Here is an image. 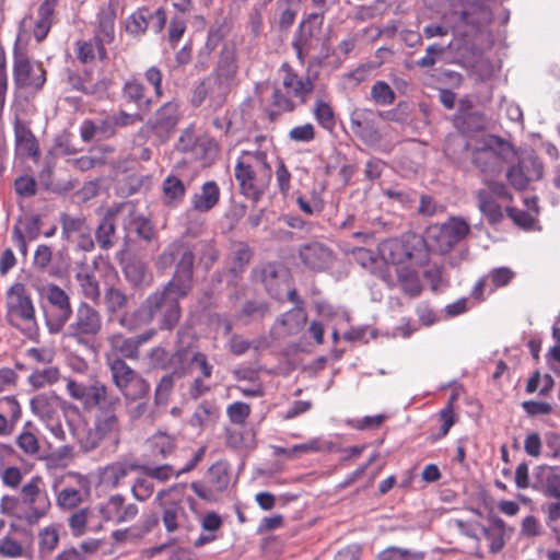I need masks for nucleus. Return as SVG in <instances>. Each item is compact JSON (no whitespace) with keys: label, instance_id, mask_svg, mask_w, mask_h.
Segmentation results:
<instances>
[{"label":"nucleus","instance_id":"obj_1","mask_svg":"<svg viewBox=\"0 0 560 560\" xmlns=\"http://www.w3.org/2000/svg\"><path fill=\"white\" fill-rule=\"evenodd\" d=\"M176 260L173 279L162 292L150 295L142 304L140 313H145L142 320L150 322L158 312L163 313L162 327L171 329L179 319L178 299L185 296L192 287V249L183 242L172 243L158 258V267L170 268Z\"/></svg>","mask_w":560,"mask_h":560},{"label":"nucleus","instance_id":"obj_2","mask_svg":"<svg viewBox=\"0 0 560 560\" xmlns=\"http://www.w3.org/2000/svg\"><path fill=\"white\" fill-rule=\"evenodd\" d=\"M120 404V397L107 386L94 388V406L98 409L94 419V427L92 429H86L84 425L82 428L79 425L71 428L72 435L83 451L94 450L103 440H108L115 446L119 444L121 424L117 410Z\"/></svg>","mask_w":560,"mask_h":560},{"label":"nucleus","instance_id":"obj_3","mask_svg":"<svg viewBox=\"0 0 560 560\" xmlns=\"http://www.w3.org/2000/svg\"><path fill=\"white\" fill-rule=\"evenodd\" d=\"M51 501L40 477L24 483L19 494H4L0 499V514L27 525H35L47 516Z\"/></svg>","mask_w":560,"mask_h":560},{"label":"nucleus","instance_id":"obj_4","mask_svg":"<svg viewBox=\"0 0 560 560\" xmlns=\"http://www.w3.org/2000/svg\"><path fill=\"white\" fill-rule=\"evenodd\" d=\"M257 149L243 151L235 165V178L242 192L257 199L268 187L272 170L268 163L271 142L264 136L256 138Z\"/></svg>","mask_w":560,"mask_h":560},{"label":"nucleus","instance_id":"obj_5","mask_svg":"<svg viewBox=\"0 0 560 560\" xmlns=\"http://www.w3.org/2000/svg\"><path fill=\"white\" fill-rule=\"evenodd\" d=\"M378 256L388 266L386 270L397 271L409 265H419L424 260V242L416 235L390 238L378 245Z\"/></svg>","mask_w":560,"mask_h":560},{"label":"nucleus","instance_id":"obj_6","mask_svg":"<svg viewBox=\"0 0 560 560\" xmlns=\"http://www.w3.org/2000/svg\"><path fill=\"white\" fill-rule=\"evenodd\" d=\"M105 361L110 372L112 382L126 404L147 399L150 393V384L139 372L113 353H106Z\"/></svg>","mask_w":560,"mask_h":560},{"label":"nucleus","instance_id":"obj_7","mask_svg":"<svg viewBox=\"0 0 560 560\" xmlns=\"http://www.w3.org/2000/svg\"><path fill=\"white\" fill-rule=\"evenodd\" d=\"M472 164L479 168L485 178L497 176L502 172L503 163L512 153L511 145L494 136H487L470 149Z\"/></svg>","mask_w":560,"mask_h":560},{"label":"nucleus","instance_id":"obj_8","mask_svg":"<svg viewBox=\"0 0 560 560\" xmlns=\"http://www.w3.org/2000/svg\"><path fill=\"white\" fill-rule=\"evenodd\" d=\"M103 327V316L98 310L81 302L73 320L62 330V337L73 339L78 345L92 347Z\"/></svg>","mask_w":560,"mask_h":560},{"label":"nucleus","instance_id":"obj_9","mask_svg":"<svg viewBox=\"0 0 560 560\" xmlns=\"http://www.w3.org/2000/svg\"><path fill=\"white\" fill-rule=\"evenodd\" d=\"M282 71V88L275 89L272 105L280 112H291L306 101L314 84L308 77H299L287 66H283Z\"/></svg>","mask_w":560,"mask_h":560},{"label":"nucleus","instance_id":"obj_10","mask_svg":"<svg viewBox=\"0 0 560 560\" xmlns=\"http://www.w3.org/2000/svg\"><path fill=\"white\" fill-rule=\"evenodd\" d=\"M7 316L15 326H24L32 336L37 329L36 311L32 298L21 283L13 284L5 296Z\"/></svg>","mask_w":560,"mask_h":560},{"label":"nucleus","instance_id":"obj_11","mask_svg":"<svg viewBox=\"0 0 560 560\" xmlns=\"http://www.w3.org/2000/svg\"><path fill=\"white\" fill-rule=\"evenodd\" d=\"M469 231L470 226L466 220L453 217L443 224L430 226L427 231V242L434 250L445 254L464 240Z\"/></svg>","mask_w":560,"mask_h":560},{"label":"nucleus","instance_id":"obj_12","mask_svg":"<svg viewBox=\"0 0 560 560\" xmlns=\"http://www.w3.org/2000/svg\"><path fill=\"white\" fill-rule=\"evenodd\" d=\"M46 299L50 310L46 314V326L49 334L62 332L72 315L69 295L58 285L49 284L46 288Z\"/></svg>","mask_w":560,"mask_h":560},{"label":"nucleus","instance_id":"obj_13","mask_svg":"<svg viewBox=\"0 0 560 560\" xmlns=\"http://www.w3.org/2000/svg\"><path fill=\"white\" fill-rule=\"evenodd\" d=\"M31 410L58 442L66 441V431L61 423L57 397L45 394L36 395L31 399Z\"/></svg>","mask_w":560,"mask_h":560},{"label":"nucleus","instance_id":"obj_14","mask_svg":"<svg viewBox=\"0 0 560 560\" xmlns=\"http://www.w3.org/2000/svg\"><path fill=\"white\" fill-rule=\"evenodd\" d=\"M381 114L369 108H354L350 114V129L355 137L368 145H376L382 140L377 127Z\"/></svg>","mask_w":560,"mask_h":560},{"label":"nucleus","instance_id":"obj_15","mask_svg":"<svg viewBox=\"0 0 560 560\" xmlns=\"http://www.w3.org/2000/svg\"><path fill=\"white\" fill-rule=\"evenodd\" d=\"M13 74L14 83L20 89L38 91L46 82L43 65L22 55L15 57Z\"/></svg>","mask_w":560,"mask_h":560},{"label":"nucleus","instance_id":"obj_16","mask_svg":"<svg viewBox=\"0 0 560 560\" xmlns=\"http://www.w3.org/2000/svg\"><path fill=\"white\" fill-rule=\"evenodd\" d=\"M229 89V84L218 77H209L195 88L191 102L199 106L208 98L211 106H221L225 101Z\"/></svg>","mask_w":560,"mask_h":560},{"label":"nucleus","instance_id":"obj_17","mask_svg":"<svg viewBox=\"0 0 560 560\" xmlns=\"http://www.w3.org/2000/svg\"><path fill=\"white\" fill-rule=\"evenodd\" d=\"M415 265H409L405 268H398L395 271L396 277L390 273V270H380V278L390 288L399 284L402 291L409 296H417L422 290V285L417 271L413 269Z\"/></svg>","mask_w":560,"mask_h":560},{"label":"nucleus","instance_id":"obj_18","mask_svg":"<svg viewBox=\"0 0 560 560\" xmlns=\"http://www.w3.org/2000/svg\"><path fill=\"white\" fill-rule=\"evenodd\" d=\"M117 212L124 215V228L135 231L141 238L151 241L154 230L151 222L141 213L133 202H124L117 207Z\"/></svg>","mask_w":560,"mask_h":560},{"label":"nucleus","instance_id":"obj_19","mask_svg":"<svg viewBox=\"0 0 560 560\" xmlns=\"http://www.w3.org/2000/svg\"><path fill=\"white\" fill-rule=\"evenodd\" d=\"M136 469H139V465L133 460L125 458L113 462L101 470V483L110 489L117 488Z\"/></svg>","mask_w":560,"mask_h":560},{"label":"nucleus","instance_id":"obj_20","mask_svg":"<svg viewBox=\"0 0 560 560\" xmlns=\"http://www.w3.org/2000/svg\"><path fill=\"white\" fill-rule=\"evenodd\" d=\"M138 512V506L133 503L125 504V499L120 494L112 495L103 509L104 517L116 524L132 521Z\"/></svg>","mask_w":560,"mask_h":560},{"label":"nucleus","instance_id":"obj_21","mask_svg":"<svg viewBox=\"0 0 560 560\" xmlns=\"http://www.w3.org/2000/svg\"><path fill=\"white\" fill-rule=\"evenodd\" d=\"M74 278L80 287L81 294L92 302H98L101 290L95 277V265L79 264L75 267Z\"/></svg>","mask_w":560,"mask_h":560},{"label":"nucleus","instance_id":"obj_22","mask_svg":"<svg viewBox=\"0 0 560 560\" xmlns=\"http://www.w3.org/2000/svg\"><path fill=\"white\" fill-rule=\"evenodd\" d=\"M115 19L116 14L110 9L102 10L98 13L95 39L102 58L105 56L104 45L110 44L115 38Z\"/></svg>","mask_w":560,"mask_h":560},{"label":"nucleus","instance_id":"obj_23","mask_svg":"<svg viewBox=\"0 0 560 560\" xmlns=\"http://www.w3.org/2000/svg\"><path fill=\"white\" fill-rule=\"evenodd\" d=\"M300 257L304 265L313 270H323L332 259L331 252L319 243L303 246Z\"/></svg>","mask_w":560,"mask_h":560},{"label":"nucleus","instance_id":"obj_24","mask_svg":"<svg viewBox=\"0 0 560 560\" xmlns=\"http://www.w3.org/2000/svg\"><path fill=\"white\" fill-rule=\"evenodd\" d=\"M122 97L127 103L133 104L139 112L148 113L152 100L145 95L143 84L136 78H129L122 86Z\"/></svg>","mask_w":560,"mask_h":560},{"label":"nucleus","instance_id":"obj_25","mask_svg":"<svg viewBox=\"0 0 560 560\" xmlns=\"http://www.w3.org/2000/svg\"><path fill=\"white\" fill-rule=\"evenodd\" d=\"M220 200V188L213 180L206 182L200 191L191 197V207L198 212H208L214 208Z\"/></svg>","mask_w":560,"mask_h":560},{"label":"nucleus","instance_id":"obj_26","mask_svg":"<svg viewBox=\"0 0 560 560\" xmlns=\"http://www.w3.org/2000/svg\"><path fill=\"white\" fill-rule=\"evenodd\" d=\"M170 493V490H161L158 492L156 501L163 509V524L168 533L175 532L179 527L180 520L185 516V510L178 502L164 503V497Z\"/></svg>","mask_w":560,"mask_h":560},{"label":"nucleus","instance_id":"obj_27","mask_svg":"<svg viewBox=\"0 0 560 560\" xmlns=\"http://www.w3.org/2000/svg\"><path fill=\"white\" fill-rule=\"evenodd\" d=\"M15 147L19 152L27 156L38 155L36 138L26 122L16 119L14 122Z\"/></svg>","mask_w":560,"mask_h":560},{"label":"nucleus","instance_id":"obj_28","mask_svg":"<svg viewBox=\"0 0 560 560\" xmlns=\"http://www.w3.org/2000/svg\"><path fill=\"white\" fill-rule=\"evenodd\" d=\"M512 533V528H509L504 521L494 517L490 521L489 526L483 528V535L489 541L490 551L493 553L499 552L505 544V538Z\"/></svg>","mask_w":560,"mask_h":560},{"label":"nucleus","instance_id":"obj_29","mask_svg":"<svg viewBox=\"0 0 560 560\" xmlns=\"http://www.w3.org/2000/svg\"><path fill=\"white\" fill-rule=\"evenodd\" d=\"M107 341L110 346V351L107 353L132 360L139 358V341L135 340L133 337L125 338L120 334H113L108 336Z\"/></svg>","mask_w":560,"mask_h":560},{"label":"nucleus","instance_id":"obj_30","mask_svg":"<svg viewBox=\"0 0 560 560\" xmlns=\"http://www.w3.org/2000/svg\"><path fill=\"white\" fill-rule=\"evenodd\" d=\"M120 214L117 208L109 209L96 230V241L102 249H109L115 244V215Z\"/></svg>","mask_w":560,"mask_h":560},{"label":"nucleus","instance_id":"obj_31","mask_svg":"<svg viewBox=\"0 0 560 560\" xmlns=\"http://www.w3.org/2000/svg\"><path fill=\"white\" fill-rule=\"evenodd\" d=\"M16 445L26 456L35 457L40 452L39 440L32 422H26L16 436Z\"/></svg>","mask_w":560,"mask_h":560},{"label":"nucleus","instance_id":"obj_32","mask_svg":"<svg viewBox=\"0 0 560 560\" xmlns=\"http://www.w3.org/2000/svg\"><path fill=\"white\" fill-rule=\"evenodd\" d=\"M237 71L235 49L233 46L225 45L221 51L220 60L215 71V77L230 84Z\"/></svg>","mask_w":560,"mask_h":560},{"label":"nucleus","instance_id":"obj_33","mask_svg":"<svg viewBox=\"0 0 560 560\" xmlns=\"http://www.w3.org/2000/svg\"><path fill=\"white\" fill-rule=\"evenodd\" d=\"M56 7V0H45L38 8V20L34 27V36L37 42H42L48 34L52 24V14Z\"/></svg>","mask_w":560,"mask_h":560},{"label":"nucleus","instance_id":"obj_34","mask_svg":"<svg viewBox=\"0 0 560 560\" xmlns=\"http://www.w3.org/2000/svg\"><path fill=\"white\" fill-rule=\"evenodd\" d=\"M100 386H106L103 383L95 382L91 386H86L84 384L78 383L72 380H68L67 382V392L68 394L75 400H79L84 404V406L90 407L94 406V388Z\"/></svg>","mask_w":560,"mask_h":560},{"label":"nucleus","instance_id":"obj_35","mask_svg":"<svg viewBox=\"0 0 560 560\" xmlns=\"http://www.w3.org/2000/svg\"><path fill=\"white\" fill-rule=\"evenodd\" d=\"M163 199L168 206H176L184 199L186 188L183 182L173 175L167 176L163 180Z\"/></svg>","mask_w":560,"mask_h":560},{"label":"nucleus","instance_id":"obj_36","mask_svg":"<svg viewBox=\"0 0 560 560\" xmlns=\"http://www.w3.org/2000/svg\"><path fill=\"white\" fill-rule=\"evenodd\" d=\"M331 448V442L323 438H314L306 443L295 444L291 448H283L281 450V453L292 457L299 453L329 452Z\"/></svg>","mask_w":560,"mask_h":560},{"label":"nucleus","instance_id":"obj_37","mask_svg":"<svg viewBox=\"0 0 560 560\" xmlns=\"http://www.w3.org/2000/svg\"><path fill=\"white\" fill-rule=\"evenodd\" d=\"M477 198L478 207L480 211L488 218L489 222L497 223L502 219L503 214L501 207L491 196H489V192L486 189H480L477 192Z\"/></svg>","mask_w":560,"mask_h":560},{"label":"nucleus","instance_id":"obj_38","mask_svg":"<svg viewBox=\"0 0 560 560\" xmlns=\"http://www.w3.org/2000/svg\"><path fill=\"white\" fill-rule=\"evenodd\" d=\"M151 10L148 8H140L133 12L126 22V30L131 35L143 34L149 27Z\"/></svg>","mask_w":560,"mask_h":560},{"label":"nucleus","instance_id":"obj_39","mask_svg":"<svg viewBox=\"0 0 560 560\" xmlns=\"http://www.w3.org/2000/svg\"><path fill=\"white\" fill-rule=\"evenodd\" d=\"M22 417V407L14 396L0 397V418L16 425Z\"/></svg>","mask_w":560,"mask_h":560},{"label":"nucleus","instance_id":"obj_40","mask_svg":"<svg viewBox=\"0 0 560 560\" xmlns=\"http://www.w3.org/2000/svg\"><path fill=\"white\" fill-rule=\"evenodd\" d=\"M306 313L301 307H295L285 314H283L279 323L287 327L288 334H296L300 331L306 323Z\"/></svg>","mask_w":560,"mask_h":560},{"label":"nucleus","instance_id":"obj_41","mask_svg":"<svg viewBox=\"0 0 560 560\" xmlns=\"http://www.w3.org/2000/svg\"><path fill=\"white\" fill-rule=\"evenodd\" d=\"M125 275L127 280L136 287L147 284L151 281V273L140 261H132L126 265Z\"/></svg>","mask_w":560,"mask_h":560},{"label":"nucleus","instance_id":"obj_42","mask_svg":"<svg viewBox=\"0 0 560 560\" xmlns=\"http://www.w3.org/2000/svg\"><path fill=\"white\" fill-rule=\"evenodd\" d=\"M59 370L55 366H47L42 370L34 371L28 376V382L34 388H43L51 385L59 380Z\"/></svg>","mask_w":560,"mask_h":560},{"label":"nucleus","instance_id":"obj_43","mask_svg":"<svg viewBox=\"0 0 560 560\" xmlns=\"http://www.w3.org/2000/svg\"><path fill=\"white\" fill-rule=\"evenodd\" d=\"M139 121H142V116L137 114H129L126 112H119L106 117L103 120V125H107L109 135H113L116 127H128Z\"/></svg>","mask_w":560,"mask_h":560},{"label":"nucleus","instance_id":"obj_44","mask_svg":"<svg viewBox=\"0 0 560 560\" xmlns=\"http://www.w3.org/2000/svg\"><path fill=\"white\" fill-rule=\"evenodd\" d=\"M424 553L390 546L377 555L378 560H423Z\"/></svg>","mask_w":560,"mask_h":560},{"label":"nucleus","instance_id":"obj_45","mask_svg":"<svg viewBox=\"0 0 560 560\" xmlns=\"http://www.w3.org/2000/svg\"><path fill=\"white\" fill-rule=\"evenodd\" d=\"M57 505L63 510H72L83 502V493L74 488L67 487L57 494Z\"/></svg>","mask_w":560,"mask_h":560},{"label":"nucleus","instance_id":"obj_46","mask_svg":"<svg viewBox=\"0 0 560 560\" xmlns=\"http://www.w3.org/2000/svg\"><path fill=\"white\" fill-rule=\"evenodd\" d=\"M104 300L108 313H117L128 304L127 295L115 287L106 289Z\"/></svg>","mask_w":560,"mask_h":560},{"label":"nucleus","instance_id":"obj_47","mask_svg":"<svg viewBox=\"0 0 560 560\" xmlns=\"http://www.w3.org/2000/svg\"><path fill=\"white\" fill-rule=\"evenodd\" d=\"M38 538L40 551L51 552L59 541V526L55 524L46 526L39 532Z\"/></svg>","mask_w":560,"mask_h":560},{"label":"nucleus","instance_id":"obj_48","mask_svg":"<svg viewBox=\"0 0 560 560\" xmlns=\"http://www.w3.org/2000/svg\"><path fill=\"white\" fill-rule=\"evenodd\" d=\"M314 116L323 128L328 130L334 128L335 115L331 106L328 103L322 100H317L314 106Z\"/></svg>","mask_w":560,"mask_h":560},{"label":"nucleus","instance_id":"obj_49","mask_svg":"<svg viewBox=\"0 0 560 560\" xmlns=\"http://www.w3.org/2000/svg\"><path fill=\"white\" fill-rule=\"evenodd\" d=\"M371 96L380 105H390L395 101V93L384 81H377L371 89Z\"/></svg>","mask_w":560,"mask_h":560},{"label":"nucleus","instance_id":"obj_50","mask_svg":"<svg viewBox=\"0 0 560 560\" xmlns=\"http://www.w3.org/2000/svg\"><path fill=\"white\" fill-rule=\"evenodd\" d=\"M153 492L154 485L151 478L147 476L138 477L131 487V493L133 498L138 501L148 500L153 494Z\"/></svg>","mask_w":560,"mask_h":560},{"label":"nucleus","instance_id":"obj_51","mask_svg":"<svg viewBox=\"0 0 560 560\" xmlns=\"http://www.w3.org/2000/svg\"><path fill=\"white\" fill-rule=\"evenodd\" d=\"M24 555L22 544L11 536L0 539V558H20Z\"/></svg>","mask_w":560,"mask_h":560},{"label":"nucleus","instance_id":"obj_52","mask_svg":"<svg viewBox=\"0 0 560 560\" xmlns=\"http://www.w3.org/2000/svg\"><path fill=\"white\" fill-rule=\"evenodd\" d=\"M139 469L143 471V474L151 478L156 479L161 482H165L171 479L173 476H177L175 474L173 467L171 465H161V466H139Z\"/></svg>","mask_w":560,"mask_h":560},{"label":"nucleus","instance_id":"obj_53","mask_svg":"<svg viewBox=\"0 0 560 560\" xmlns=\"http://www.w3.org/2000/svg\"><path fill=\"white\" fill-rule=\"evenodd\" d=\"M514 276V271L508 267H499L492 269L487 276L488 280H490L493 285L490 292H492L497 288L508 285L512 281Z\"/></svg>","mask_w":560,"mask_h":560},{"label":"nucleus","instance_id":"obj_54","mask_svg":"<svg viewBox=\"0 0 560 560\" xmlns=\"http://www.w3.org/2000/svg\"><path fill=\"white\" fill-rule=\"evenodd\" d=\"M153 451L163 457L171 454L175 447V440L166 433H156L152 440Z\"/></svg>","mask_w":560,"mask_h":560},{"label":"nucleus","instance_id":"obj_55","mask_svg":"<svg viewBox=\"0 0 560 560\" xmlns=\"http://www.w3.org/2000/svg\"><path fill=\"white\" fill-rule=\"evenodd\" d=\"M226 415L232 423L243 424L250 415V407L245 402L235 401L228 407Z\"/></svg>","mask_w":560,"mask_h":560},{"label":"nucleus","instance_id":"obj_56","mask_svg":"<svg viewBox=\"0 0 560 560\" xmlns=\"http://www.w3.org/2000/svg\"><path fill=\"white\" fill-rule=\"evenodd\" d=\"M0 479L3 486L10 489H18L23 480V472L16 466H8L0 472Z\"/></svg>","mask_w":560,"mask_h":560},{"label":"nucleus","instance_id":"obj_57","mask_svg":"<svg viewBox=\"0 0 560 560\" xmlns=\"http://www.w3.org/2000/svg\"><path fill=\"white\" fill-rule=\"evenodd\" d=\"M86 222L83 218L65 215L62 219V230L68 238L75 237L81 232H86Z\"/></svg>","mask_w":560,"mask_h":560},{"label":"nucleus","instance_id":"obj_58","mask_svg":"<svg viewBox=\"0 0 560 560\" xmlns=\"http://www.w3.org/2000/svg\"><path fill=\"white\" fill-rule=\"evenodd\" d=\"M177 109H178L177 104L174 102H168V103L164 104L156 112L158 122L165 127L174 126L176 122Z\"/></svg>","mask_w":560,"mask_h":560},{"label":"nucleus","instance_id":"obj_59","mask_svg":"<svg viewBox=\"0 0 560 560\" xmlns=\"http://www.w3.org/2000/svg\"><path fill=\"white\" fill-rule=\"evenodd\" d=\"M289 138L295 142H310L315 138L314 126L310 122L296 126L290 130Z\"/></svg>","mask_w":560,"mask_h":560},{"label":"nucleus","instance_id":"obj_60","mask_svg":"<svg viewBox=\"0 0 560 560\" xmlns=\"http://www.w3.org/2000/svg\"><path fill=\"white\" fill-rule=\"evenodd\" d=\"M544 487L547 495L560 499V471L549 469L544 481Z\"/></svg>","mask_w":560,"mask_h":560},{"label":"nucleus","instance_id":"obj_61","mask_svg":"<svg viewBox=\"0 0 560 560\" xmlns=\"http://www.w3.org/2000/svg\"><path fill=\"white\" fill-rule=\"evenodd\" d=\"M215 416V410L207 404H201L190 418V425L201 428L205 425L211 417Z\"/></svg>","mask_w":560,"mask_h":560},{"label":"nucleus","instance_id":"obj_62","mask_svg":"<svg viewBox=\"0 0 560 560\" xmlns=\"http://www.w3.org/2000/svg\"><path fill=\"white\" fill-rule=\"evenodd\" d=\"M98 132L109 135L107 125H103V121L101 125H96L92 120H84L80 127L81 138L85 142L91 141Z\"/></svg>","mask_w":560,"mask_h":560},{"label":"nucleus","instance_id":"obj_63","mask_svg":"<svg viewBox=\"0 0 560 560\" xmlns=\"http://www.w3.org/2000/svg\"><path fill=\"white\" fill-rule=\"evenodd\" d=\"M174 386V378L172 375L163 376L155 388V402L158 405L166 404L168 395Z\"/></svg>","mask_w":560,"mask_h":560},{"label":"nucleus","instance_id":"obj_64","mask_svg":"<svg viewBox=\"0 0 560 560\" xmlns=\"http://www.w3.org/2000/svg\"><path fill=\"white\" fill-rule=\"evenodd\" d=\"M445 49L438 45L432 44L425 49V55L417 61L420 68H432L436 63V56L443 55Z\"/></svg>","mask_w":560,"mask_h":560}]
</instances>
